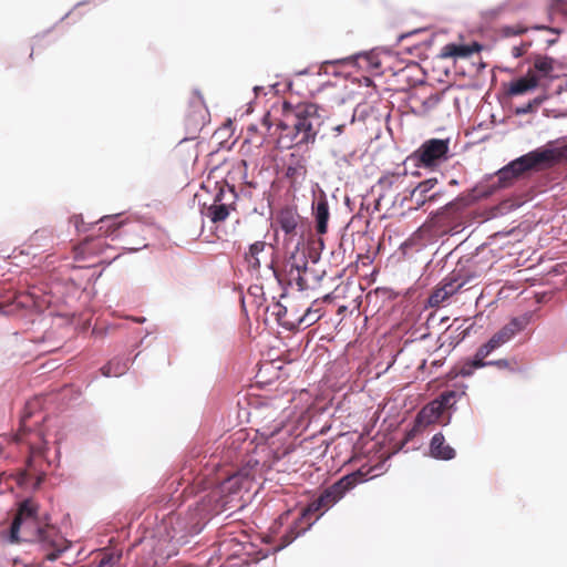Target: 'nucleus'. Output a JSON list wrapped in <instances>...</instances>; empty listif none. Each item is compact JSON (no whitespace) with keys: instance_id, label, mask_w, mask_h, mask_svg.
<instances>
[{"instance_id":"nucleus-6","label":"nucleus","mask_w":567,"mask_h":567,"mask_svg":"<svg viewBox=\"0 0 567 567\" xmlns=\"http://www.w3.org/2000/svg\"><path fill=\"white\" fill-rule=\"evenodd\" d=\"M237 194L228 185L219 187L214 203L207 208V217L214 223L225 221L236 210Z\"/></svg>"},{"instance_id":"nucleus-12","label":"nucleus","mask_w":567,"mask_h":567,"mask_svg":"<svg viewBox=\"0 0 567 567\" xmlns=\"http://www.w3.org/2000/svg\"><path fill=\"white\" fill-rule=\"evenodd\" d=\"M442 414L443 411L439 402L431 401L417 413L413 432H422L427 425L437 422Z\"/></svg>"},{"instance_id":"nucleus-30","label":"nucleus","mask_w":567,"mask_h":567,"mask_svg":"<svg viewBox=\"0 0 567 567\" xmlns=\"http://www.w3.org/2000/svg\"><path fill=\"white\" fill-rule=\"evenodd\" d=\"M282 427H284V422L280 421V422L276 423L274 426H264L262 434L266 436H274L277 433H279Z\"/></svg>"},{"instance_id":"nucleus-10","label":"nucleus","mask_w":567,"mask_h":567,"mask_svg":"<svg viewBox=\"0 0 567 567\" xmlns=\"http://www.w3.org/2000/svg\"><path fill=\"white\" fill-rule=\"evenodd\" d=\"M254 478V468L250 466H245L238 470L237 472L228 475L220 483V491L228 495L237 494L241 489L248 491L251 487Z\"/></svg>"},{"instance_id":"nucleus-5","label":"nucleus","mask_w":567,"mask_h":567,"mask_svg":"<svg viewBox=\"0 0 567 567\" xmlns=\"http://www.w3.org/2000/svg\"><path fill=\"white\" fill-rule=\"evenodd\" d=\"M449 141L432 138L424 142L410 157L417 166L435 167L447 159Z\"/></svg>"},{"instance_id":"nucleus-2","label":"nucleus","mask_w":567,"mask_h":567,"mask_svg":"<svg viewBox=\"0 0 567 567\" xmlns=\"http://www.w3.org/2000/svg\"><path fill=\"white\" fill-rule=\"evenodd\" d=\"M365 474L361 471L342 476L332 485L324 488L321 494L302 508L300 518L295 526L281 538V548L292 543L301 533L306 532L319 517L336 505L343 496L363 482Z\"/></svg>"},{"instance_id":"nucleus-36","label":"nucleus","mask_w":567,"mask_h":567,"mask_svg":"<svg viewBox=\"0 0 567 567\" xmlns=\"http://www.w3.org/2000/svg\"><path fill=\"white\" fill-rule=\"evenodd\" d=\"M43 233H44V230H37V231L33 234V236H32L31 240H32L33 243H37V240L42 236V234H43Z\"/></svg>"},{"instance_id":"nucleus-8","label":"nucleus","mask_w":567,"mask_h":567,"mask_svg":"<svg viewBox=\"0 0 567 567\" xmlns=\"http://www.w3.org/2000/svg\"><path fill=\"white\" fill-rule=\"evenodd\" d=\"M37 511L38 507L32 501L27 499L21 503L10 527V537L12 540H19L21 527L32 529L37 526Z\"/></svg>"},{"instance_id":"nucleus-41","label":"nucleus","mask_w":567,"mask_h":567,"mask_svg":"<svg viewBox=\"0 0 567 567\" xmlns=\"http://www.w3.org/2000/svg\"><path fill=\"white\" fill-rule=\"evenodd\" d=\"M555 42H556V40H548V41H547V44H548V45H553Z\"/></svg>"},{"instance_id":"nucleus-9","label":"nucleus","mask_w":567,"mask_h":567,"mask_svg":"<svg viewBox=\"0 0 567 567\" xmlns=\"http://www.w3.org/2000/svg\"><path fill=\"white\" fill-rule=\"evenodd\" d=\"M207 115L208 111L203 99L199 95H194L189 103V111L185 118L187 132L190 134L189 138H194L195 135L204 127L206 124Z\"/></svg>"},{"instance_id":"nucleus-35","label":"nucleus","mask_w":567,"mask_h":567,"mask_svg":"<svg viewBox=\"0 0 567 567\" xmlns=\"http://www.w3.org/2000/svg\"><path fill=\"white\" fill-rule=\"evenodd\" d=\"M70 221L76 227V229L80 230V226L81 224H83V219H82V216L80 215H74L71 217Z\"/></svg>"},{"instance_id":"nucleus-40","label":"nucleus","mask_w":567,"mask_h":567,"mask_svg":"<svg viewBox=\"0 0 567 567\" xmlns=\"http://www.w3.org/2000/svg\"><path fill=\"white\" fill-rule=\"evenodd\" d=\"M102 246H103V243H102V240H101V239L95 240V245H94V247H99V248H100V247H102Z\"/></svg>"},{"instance_id":"nucleus-24","label":"nucleus","mask_w":567,"mask_h":567,"mask_svg":"<svg viewBox=\"0 0 567 567\" xmlns=\"http://www.w3.org/2000/svg\"><path fill=\"white\" fill-rule=\"evenodd\" d=\"M555 60L553 58L546 55H536L534 59V70L535 73H539L542 76L547 78L550 76L554 71Z\"/></svg>"},{"instance_id":"nucleus-33","label":"nucleus","mask_w":567,"mask_h":567,"mask_svg":"<svg viewBox=\"0 0 567 567\" xmlns=\"http://www.w3.org/2000/svg\"><path fill=\"white\" fill-rule=\"evenodd\" d=\"M43 453H44V446L34 445V444L30 445V454H31L30 461L38 455H42Z\"/></svg>"},{"instance_id":"nucleus-28","label":"nucleus","mask_w":567,"mask_h":567,"mask_svg":"<svg viewBox=\"0 0 567 567\" xmlns=\"http://www.w3.org/2000/svg\"><path fill=\"white\" fill-rule=\"evenodd\" d=\"M320 318L317 312H312L311 308H308L303 316L299 319L300 324L311 326Z\"/></svg>"},{"instance_id":"nucleus-39","label":"nucleus","mask_w":567,"mask_h":567,"mask_svg":"<svg viewBox=\"0 0 567 567\" xmlns=\"http://www.w3.org/2000/svg\"><path fill=\"white\" fill-rule=\"evenodd\" d=\"M278 307H279V308H281V306H278ZM286 311H287V309H286V308L280 309V310L277 312V316L280 318V317H281V315H282L284 312H286Z\"/></svg>"},{"instance_id":"nucleus-15","label":"nucleus","mask_w":567,"mask_h":567,"mask_svg":"<svg viewBox=\"0 0 567 567\" xmlns=\"http://www.w3.org/2000/svg\"><path fill=\"white\" fill-rule=\"evenodd\" d=\"M442 100V94L432 93L429 96L421 97L419 94H413L410 97L412 109L420 115H427L431 111L437 107Z\"/></svg>"},{"instance_id":"nucleus-26","label":"nucleus","mask_w":567,"mask_h":567,"mask_svg":"<svg viewBox=\"0 0 567 567\" xmlns=\"http://www.w3.org/2000/svg\"><path fill=\"white\" fill-rule=\"evenodd\" d=\"M456 396H457L456 391L449 390V391L442 392L440 394V396L433 401L439 402L440 408H442V411L444 412L445 410H447L454 405V403L456 402Z\"/></svg>"},{"instance_id":"nucleus-32","label":"nucleus","mask_w":567,"mask_h":567,"mask_svg":"<svg viewBox=\"0 0 567 567\" xmlns=\"http://www.w3.org/2000/svg\"><path fill=\"white\" fill-rule=\"evenodd\" d=\"M118 556L115 557L112 554H106L101 558L97 567H111L116 560H118Z\"/></svg>"},{"instance_id":"nucleus-3","label":"nucleus","mask_w":567,"mask_h":567,"mask_svg":"<svg viewBox=\"0 0 567 567\" xmlns=\"http://www.w3.org/2000/svg\"><path fill=\"white\" fill-rule=\"evenodd\" d=\"M527 324V316L513 318L501 330L494 333L487 342L477 349L473 360H468L460 367L458 374L462 377H470L475 369L485 367L487 363H485L484 359L504 343L508 342L518 332L524 330Z\"/></svg>"},{"instance_id":"nucleus-25","label":"nucleus","mask_w":567,"mask_h":567,"mask_svg":"<svg viewBox=\"0 0 567 567\" xmlns=\"http://www.w3.org/2000/svg\"><path fill=\"white\" fill-rule=\"evenodd\" d=\"M354 121H355L354 112H352V114L350 115V118L348 121H344L341 123L337 122V121H332L329 136H331L333 138L339 137L340 135H342L343 133L347 132V128L349 125L354 124Z\"/></svg>"},{"instance_id":"nucleus-13","label":"nucleus","mask_w":567,"mask_h":567,"mask_svg":"<svg viewBox=\"0 0 567 567\" xmlns=\"http://www.w3.org/2000/svg\"><path fill=\"white\" fill-rule=\"evenodd\" d=\"M524 173H526V171L520 157H518L497 172L498 186L503 188L511 186L513 182L519 178Z\"/></svg>"},{"instance_id":"nucleus-1","label":"nucleus","mask_w":567,"mask_h":567,"mask_svg":"<svg viewBox=\"0 0 567 567\" xmlns=\"http://www.w3.org/2000/svg\"><path fill=\"white\" fill-rule=\"evenodd\" d=\"M282 109L284 117L278 127L280 140L289 138L287 147L313 144L326 121L330 120L326 109L311 102L296 105L285 102Z\"/></svg>"},{"instance_id":"nucleus-31","label":"nucleus","mask_w":567,"mask_h":567,"mask_svg":"<svg viewBox=\"0 0 567 567\" xmlns=\"http://www.w3.org/2000/svg\"><path fill=\"white\" fill-rule=\"evenodd\" d=\"M529 47H530L529 42H523L519 45L513 47V49H512L513 56L514 58L523 56L527 52Z\"/></svg>"},{"instance_id":"nucleus-38","label":"nucleus","mask_w":567,"mask_h":567,"mask_svg":"<svg viewBox=\"0 0 567 567\" xmlns=\"http://www.w3.org/2000/svg\"><path fill=\"white\" fill-rule=\"evenodd\" d=\"M109 221H112V219L109 218V217H103V218L100 219V223L103 224V225L109 223Z\"/></svg>"},{"instance_id":"nucleus-29","label":"nucleus","mask_w":567,"mask_h":567,"mask_svg":"<svg viewBox=\"0 0 567 567\" xmlns=\"http://www.w3.org/2000/svg\"><path fill=\"white\" fill-rule=\"evenodd\" d=\"M545 97H536L533 102L527 103L525 106L517 110L518 114H526L532 112L534 109L539 106L544 102Z\"/></svg>"},{"instance_id":"nucleus-20","label":"nucleus","mask_w":567,"mask_h":567,"mask_svg":"<svg viewBox=\"0 0 567 567\" xmlns=\"http://www.w3.org/2000/svg\"><path fill=\"white\" fill-rule=\"evenodd\" d=\"M267 243L264 240L255 241L249 246L248 251L245 254V261L248 268L258 271L261 266V256L265 252Z\"/></svg>"},{"instance_id":"nucleus-18","label":"nucleus","mask_w":567,"mask_h":567,"mask_svg":"<svg viewBox=\"0 0 567 567\" xmlns=\"http://www.w3.org/2000/svg\"><path fill=\"white\" fill-rule=\"evenodd\" d=\"M430 451L434 458L449 461L455 457V450L445 443V437L442 433L433 435L430 443Z\"/></svg>"},{"instance_id":"nucleus-17","label":"nucleus","mask_w":567,"mask_h":567,"mask_svg":"<svg viewBox=\"0 0 567 567\" xmlns=\"http://www.w3.org/2000/svg\"><path fill=\"white\" fill-rule=\"evenodd\" d=\"M482 47L474 42L472 44H457V43H449L444 45L441 50L440 56L447 58H467L473 53L480 52Z\"/></svg>"},{"instance_id":"nucleus-14","label":"nucleus","mask_w":567,"mask_h":567,"mask_svg":"<svg viewBox=\"0 0 567 567\" xmlns=\"http://www.w3.org/2000/svg\"><path fill=\"white\" fill-rule=\"evenodd\" d=\"M540 76L533 70H528L525 76L513 81L508 87L509 95H522L533 91L539 85Z\"/></svg>"},{"instance_id":"nucleus-7","label":"nucleus","mask_w":567,"mask_h":567,"mask_svg":"<svg viewBox=\"0 0 567 567\" xmlns=\"http://www.w3.org/2000/svg\"><path fill=\"white\" fill-rule=\"evenodd\" d=\"M277 229L285 233V240L292 241L297 236H301V216L296 208L285 207L280 209L275 218Z\"/></svg>"},{"instance_id":"nucleus-22","label":"nucleus","mask_w":567,"mask_h":567,"mask_svg":"<svg viewBox=\"0 0 567 567\" xmlns=\"http://www.w3.org/2000/svg\"><path fill=\"white\" fill-rule=\"evenodd\" d=\"M293 261L288 262V276L290 284L295 282L299 290H305L308 287V282L303 277V272L307 268V261L302 259V265L296 262V258L292 257Z\"/></svg>"},{"instance_id":"nucleus-42","label":"nucleus","mask_w":567,"mask_h":567,"mask_svg":"<svg viewBox=\"0 0 567 567\" xmlns=\"http://www.w3.org/2000/svg\"><path fill=\"white\" fill-rule=\"evenodd\" d=\"M86 245H87V241H84V244H83V249H87V248H86Z\"/></svg>"},{"instance_id":"nucleus-16","label":"nucleus","mask_w":567,"mask_h":567,"mask_svg":"<svg viewBox=\"0 0 567 567\" xmlns=\"http://www.w3.org/2000/svg\"><path fill=\"white\" fill-rule=\"evenodd\" d=\"M437 184L436 178H429L426 181L421 182L411 194L412 199L415 200V204L417 207L423 206L426 202H433L437 198L439 193H432L430 192L434 188V186Z\"/></svg>"},{"instance_id":"nucleus-4","label":"nucleus","mask_w":567,"mask_h":567,"mask_svg":"<svg viewBox=\"0 0 567 567\" xmlns=\"http://www.w3.org/2000/svg\"><path fill=\"white\" fill-rule=\"evenodd\" d=\"M555 143L550 141L544 147L520 156L525 171H544L567 162V144L561 147H554Z\"/></svg>"},{"instance_id":"nucleus-23","label":"nucleus","mask_w":567,"mask_h":567,"mask_svg":"<svg viewBox=\"0 0 567 567\" xmlns=\"http://www.w3.org/2000/svg\"><path fill=\"white\" fill-rule=\"evenodd\" d=\"M128 370V362L122 358H114L101 368V373L106 377H121Z\"/></svg>"},{"instance_id":"nucleus-27","label":"nucleus","mask_w":567,"mask_h":567,"mask_svg":"<svg viewBox=\"0 0 567 567\" xmlns=\"http://www.w3.org/2000/svg\"><path fill=\"white\" fill-rule=\"evenodd\" d=\"M527 31V28L522 24H515V25H505L501 29V33L504 37H515L520 35Z\"/></svg>"},{"instance_id":"nucleus-19","label":"nucleus","mask_w":567,"mask_h":567,"mask_svg":"<svg viewBox=\"0 0 567 567\" xmlns=\"http://www.w3.org/2000/svg\"><path fill=\"white\" fill-rule=\"evenodd\" d=\"M461 286V284H456L454 280H444L442 285L431 293L429 299L430 305L434 307L444 302L449 297L453 296Z\"/></svg>"},{"instance_id":"nucleus-11","label":"nucleus","mask_w":567,"mask_h":567,"mask_svg":"<svg viewBox=\"0 0 567 567\" xmlns=\"http://www.w3.org/2000/svg\"><path fill=\"white\" fill-rule=\"evenodd\" d=\"M312 215L316 224V231L324 235L328 230V221L330 218L329 205L327 196L322 193L312 203Z\"/></svg>"},{"instance_id":"nucleus-37","label":"nucleus","mask_w":567,"mask_h":567,"mask_svg":"<svg viewBox=\"0 0 567 567\" xmlns=\"http://www.w3.org/2000/svg\"><path fill=\"white\" fill-rule=\"evenodd\" d=\"M419 432H413V427L408 432L406 440L412 439L414 435H416Z\"/></svg>"},{"instance_id":"nucleus-34","label":"nucleus","mask_w":567,"mask_h":567,"mask_svg":"<svg viewBox=\"0 0 567 567\" xmlns=\"http://www.w3.org/2000/svg\"><path fill=\"white\" fill-rule=\"evenodd\" d=\"M487 364L486 365H489V364H494L501 369H505V368H508L509 367V363L507 360L505 359H502V360H497V361H489V362H486Z\"/></svg>"},{"instance_id":"nucleus-21","label":"nucleus","mask_w":567,"mask_h":567,"mask_svg":"<svg viewBox=\"0 0 567 567\" xmlns=\"http://www.w3.org/2000/svg\"><path fill=\"white\" fill-rule=\"evenodd\" d=\"M307 166L305 159L301 157H295L290 159L286 168V177L292 183L302 182L307 176Z\"/></svg>"}]
</instances>
